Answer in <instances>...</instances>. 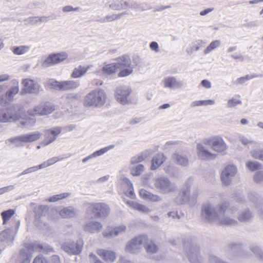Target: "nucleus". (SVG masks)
I'll return each instance as SVG.
<instances>
[{
	"label": "nucleus",
	"instance_id": "1",
	"mask_svg": "<svg viewBox=\"0 0 263 263\" xmlns=\"http://www.w3.org/2000/svg\"><path fill=\"white\" fill-rule=\"evenodd\" d=\"M229 202L223 201L214 206L205 203L201 209L202 218L206 222L221 226H235L237 222L230 216L234 210L229 209Z\"/></svg>",
	"mask_w": 263,
	"mask_h": 263
},
{
	"label": "nucleus",
	"instance_id": "2",
	"mask_svg": "<svg viewBox=\"0 0 263 263\" xmlns=\"http://www.w3.org/2000/svg\"><path fill=\"white\" fill-rule=\"evenodd\" d=\"M23 110V106L21 104H14L6 108H0V122H13L19 120Z\"/></svg>",
	"mask_w": 263,
	"mask_h": 263
},
{
	"label": "nucleus",
	"instance_id": "3",
	"mask_svg": "<svg viewBox=\"0 0 263 263\" xmlns=\"http://www.w3.org/2000/svg\"><path fill=\"white\" fill-rule=\"evenodd\" d=\"M106 98V94L103 89H95L85 96L84 105L86 107L100 108L105 104Z\"/></svg>",
	"mask_w": 263,
	"mask_h": 263
},
{
	"label": "nucleus",
	"instance_id": "4",
	"mask_svg": "<svg viewBox=\"0 0 263 263\" xmlns=\"http://www.w3.org/2000/svg\"><path fill=\"white\" fill-rule=\"evenodd\" d=\"M42 136V134L37 131L23 134L9 139L8 140L17 147L24 146L25 143H31L39 140Z\"/></svg>",
	"mask_w": 263,
	"mask_h": 263
},
{
	"label": "nucleus",
	"instance_id": "5",
	"mask_svg": "<svg viewBox=\"0 0 263 263\" xmlns=\"http://www.w3.org/2000/svg\"><path fill=\"white\" fill-rule=\"evenodd\" d=\"M109 211L108 206L104 203H90L87 204V214H92L97 217H107Z\"/></svg>",
	"mask_w": 263,
	"mask_h": 263
},
{
	"label": "nucleus",
	"instance_id": "6",
	"mask_svg": "<svg viewBox=\"0 0 263 263\" xmlns=\"http://www.w3.org/2000/svg\"><path fill=\"white\" fill-rule=\"evenodd\" d=\"M154 182L155 188L162 194H168L176 190L175 185L166 177L160 176L155 178Z\"/></svg>",
	"mask_w": 263,
	"mask_h": 263
},
{
	"label": "nucleus",
	"instance_id": "7",
	"mask_svg": "<svg viewBox=\"0 0 263 263\" xmlns=\"http://www.w3.org/2000/svg\"><path fill=\"white\" fill-rule=\"evenodd\" d=\"M117 61L116 64L118 65V68L122 69L118 73L119 77H127L133 72L131 61L128 55H124L119 57Z\"/></svg>",
	"mask_w": 263,
	"mask_h": 263
},
{
	"label": "nucleus",
	"instance_id": "8",
	"mask_svg": "<svg viewBox=\"0 0 263 263\" xmlns=\"http://www.w3.org/2000/svg\"><path fill=\"white\" fill-rule=\"evenodd\" d=\"M204 143L208 144L214 152L218 153H223L228 148L223 139L220 136H214L204 139Z\"/></svg>",
	"mask_w": 263,
	"mask_h": 263
},
{
	"label": "nucleus",
	"instance_id": "9",
	"mask_svg": "<svg viewBox=\"0 0 263 263\" xmlns=\"http://www.w3.org/2000/svg\"><path fill=\"white\" fill-rule=\"evenodd\" d=\"M132 88L126 85H121L117 87L115 97L117 101L122 105H127L130 102V95Z\"/></svg>",
	"mask_w": 263,
	"mask_h": 263
},
{
	"label": "nucleus",
	"instance_id": "10",
	"mask_svg": "<svg viewBox=\"0 0 263 263\" xmlns=\"http://www.w3.org/2000/svg\"><path fill=\"white\" fill-rule=\"evenodd\" d=\"M55 110L54 106L50 103L46 102L35 106L28 110V113L32 116H45L52 113Z\"/></svg>",
	"mask_w": 263,
	"mask_h": 263
},
{
	"label": "nucleus",
	"instance_id": "11",
	"mask_svg": "<svg viewBox=\"0 0 263 263\" xmlns=\"http://www.w3.org/2000/svg\"><path fill=\"white\" fill-rule=\"evenodd\" d=\"M183 247L191 263H199V247L195 243L190 241L185 242L184 243Z\"/></svg>",
	"mask_w": 263,
	"mask_h": 263
},
{
	"label": "nucleus",
	"instance_id": "12",
	"mask_svg": "<svg viewBox=\"0 0 263 263\" xmlns=\"http://www.w3.org/2000/svg\"><path fill=\"white\" fill-rule=\"evenodd\" d=\"M147 240L146 235H140L132 239L126 246L125 251L128 253H137L139 252L144 243Z\"/></svg>",
	"mask_w": 263,
	"mask_h": 263
},
{
	"label": "nucleus",
	"instance_id": "13",
	"mask_svg": "<svg viewBox=\"0 0 263 263\" xmlns=\"http://www.w3.org/2000/svg\"><path fill=\"white\" fill-rule=\"evenodd\" d=\"M207 145H209L204 143V139L197 144V155L199 159L209 160L216 158L217 155L211 152L206 147Z\"/></svg>",
	"mask_w": 263,
	"mask_h": 263
},
{
	"label": "nucleus",
	"instance_id": "14",
	"mask_svg": "<svg viewBox=\"0 0 263 263\" xmlns=\"http://www.w3.org/2000/svg\"><path fill=\"white\" fill-rule=\"evenodd\" d=\"M237 169L235 165L230 164L225 167L221 173V180L223 184L229 186L236 175Z\"/></svg>",
	"mask_w": 263,
	"mask_h": 263
},
{
	"label": "nucleus",
	"instance_id": "15",
	"mask_svg": "<svg viewBox=\"0 0 263 263\" xmlns=\"http://www.w3.org/2000/svg\"><path fill=\"white\" fill-rule=\"evenodd\" d=\"M68 57L66 52L51 53L45 58L42 63V66L46 68L60 63Z\"/></svg>",
	"mask_w": 263,
	"mask_h": 263
},
{
	"label": "nucleus",
	"instance_id": "16",
	"mask_svg": "<svg viewBox=\"0 0 263 263\" xmlns=\"http://www.w3.org/2000/svg\"><path fill=\"white\" fill-rule=\"evenodd\" d=\"M23 94H38L40 92V85L35 80L28 78L23 79L22 81Z\"/></svg>",
	"mask_w": 263,
	"mask_h": 263
},
{
	"label": "nucleus",
	"instance_id": "17",
	"mask_svg": "<svg viewBox=\"0 0 263 263\" xmlns=\"http://www.w3.org/2000/svg\"><path fill=\"white\" fill-rule=\"evenodd\" d=\"M127 230L126 226L124 224H120L113 228L108 227L102 233L104 237L110 239L119 235L124 234Z\"/></svg>",
	"mask_w": 263,
	"mask_h": 263
},
{
	"label": "nucleus",
	"instance_id": "18",
	"mask_svg": "<svg viewBox=\"0 0 263 263\" xmlns=\"http://www.w3.org/2000/svg\"><path fill=\"white\" fill-rule=\"evenodd\" d=\"M83 246V241L79 240L77 242H66L62 245L61 248L68 254H79L82 251Z\"/></svg>",
	"mask_w": 263,
	"mask_h": 263
},
{
	"label": "nucleus",
	"instance_id": "19",
	"mask_svg": "<svg viewBox=\"0 0 263 263\" xmlns=\"http://www.w3.org/2000/svg\"><path fill=\"white\" fill-rule=\"evenodd\" d=\"M42 246L33 244L29 245V248H25L21 250L20 257L23 261L21 263H30L32 252L41 251L44 250Z\"/></svg>",
	"mask_w": 263,
	"mask_h": 263
},
{
	"label": "nucleus",
	"instance_id": "20",
	"mask_svg": "<svg viewBox=\"0 0 263 263\" xmlns=\"http://www.w3.org/2000/svg\"><path fill=\"white\" fill-rule=\"evenodd\" d=\"M62 127H54L44 132V139L43 143L47 145L55 140L57 136L61 133Z\"/></svg>",
	"mask_w": 263,
	"mask_h": 263
},
{
	"label": "nucleus",
	"instance_id": "21",
	"mask_svg": "<svg viewBox=\"0 0 263 263\" xmlns=\"http://www.w3.org/2000/svg\"><path fill=\"white\" fill-rule=\"evenodd\" d=\"M191 185L186 183L185 186L181 190L180 192L175 199V201L177 204H183L186 202H189V193Z\"/></svg>",
	"mask_w": 263,
	"mask_h": 263
},
{
	"label": "nucleus",
	"instance_id": "22",
	"mask_svg": "<svg viewBox=\"0 0 263 263\" xmlns=\"http://www.w3.org/2000/svg\"><path fill=\"white\" fill-rule=\"evenodd\" d=\"M14 86L11 87L8 90H5L4 99L5 100V106L8 104L9 102L13 100L14 96L18 93L19 91V83L17 80H14Z\"/></svg>",
	"mask_w": 263,
	"mask_h": 263
},
{
	"label": "nucleus",
	"instance_id": "23",
	"mask_svg": "<svg viewBox=\"0 0 263 263\" xmlns=\"http://www.w3.org/2000/svg\"><path fill=\"white\" fill-rule=\"evenodd\" d=\"M102 228V223L95 220L88 221L83 226L84 231L91 234L98 233L101 232Z\"/></svg>",
	"mask_w": 263,
	"mask_h": 263
},
{
	"label": "nucleus",
	"instance_id": "24",
	"mask_svg": "<svg viewBox=\"0 0 263 263\" xmlns=\"http://www.w3.org/2000/svg\"><path fill=\"white\" fill-rule=\"evenodd\" d=\"M163 87L171 89H179L182 87L183 84L181 82L178 81L174 77H167L162 81Z\"/></svg>",
	"mask_w": 263,
	"mask_h": 263
},
{
	"label": "nucleus",
	"instance_id": "25",
	"mask_svg": "<svg viewBox=\"0 0 263 263\" xmlns=\"http://www.w3.org/2000/svg\"><path fill=\"white\" fill-rule=\"evenodd\" d=\"M173 162L182 166H187L189 164V160L187 156L183 153L176 151L172 156Z\"/></svg>",
	"mask_w": 263,
	"mask_h": 263
},
{
	"label": "nucleus",
	"instance_id": "26",
	"mask_svg": "<svg viewBox=\"0 0 263 263\" xmlns=\"http://www.w3.org/2000/svg\"><path fill=\"white\" fill-rule=\"evenodd\" d=\"M97 253L106 261L113 262L116 258V253L111 250L100 249L97 250Z\"/></svg>",
	"mask_w": 263,
	"mask_h": 263
},
{
	"label": "nucleus",
	"instance_id": "27",
	"mask_svg": "<svg viewBox=\"0 0 263 263\" xmlns=\"http://www.w3.org/2000/svg\"><path fill=\"white\" fill-rule=\"evenodd\" d=\"M166 157L163 153H159L156 154L151 161V170H155L160 166L166 160Z\"/></svg>",
	"mask_w": 263,
	"mask_h": 263
},
{
	"label": "nucleus",
	"instance_id": "28",
	"mask_svg": "<svg viewBox=\"0 0 263 263\" xmlns=\"http://www.w3.org/2000/svg\"><path fill=\"white\" fill-rule=\"evenodd\" d=\"M139 195L144 200H149L151 202H159L161 200V197L156 194L151 193L145 189H141Z\"/></svg>",
	"mask_w": 263,
	"mask_h": 263
},
{
	"label": "nucleus",
	"instance_id": "29",
	"mask_svg": "<svg viewBox=\"0 0 263 263\" xmlns=\"http://www.w3.org/2000/svg\"><path fill=\"white\" fill-rule=\"evenodd\" d=\"M14 233L10 229H7L0 233V241L4 242L7 245L12 243L14 239Z\"/></svg>",
	"mask_w": 263,
	"mask_h": 263
},
{
	"label": "nucleus",
	"instance_id": "30",
	"mask_svg": "<svg viewBox=\"0 0 263 263\" xmlns=\"http://www.w3.org/2000/svg\"><path fill=\"white\" fill-rule=\"evenodd\" d=\"M78 211L72 206L64 208L60 211V216L63 218L75 217L78 214Z\"/></svg>",
	"mask_w": 263,
	"mask_h": 263
},
{
	"label": "nucleus",
	"instance_id": "31",
	"mask_svg": "<svg viewBox=\"0 0 263 263\" xmlns=\"http://www.w3.org/2000/svg\"><path fill=\"white\" fill-rule=\"evenodd\" d=\"M80 86L79 81L69 80L61 81V91H67L77 88Z\"/></svg>",
	"mask_w": 263,
	"mask_h": 263
},
{
	"label": "nucleus",
	"instance_id": "32",
	"mask_svg": "<svg viewBox=\"0 0 263 263\" xmlns=\"http://www.w3.org/2000/svg\"><path fill=\"white\" fill-rule=\"evenodd\" d=\"M126 204L132 207L133 209L136 210L143 213L147 214L152 211L146 205L133 201H127L126 202Z\"/></svg>",
	"mask_w": 263,
	"mask_h": 263
},
{
	"label": "nucleus",
	"instance_id": "33",
	"mask_svg": "<svg viewBox=\"0 0 263 263\" xmlns=\"http://www.w3.org/2000/svg\"><path fill=\"white\" fill-rule=\"evenodd\" d=\"M92 67V65H91L86 67L79 66L78 67L74 69L71 74V77L75 79L80 78L84 76Z\"/></svg>",
	"mask_w": 263,
	"mask_h": 263
},
{
	"label": "nucleus",
	"instance_id": "34",
	"mask_svg": "<svg viewBox=\"0 0 263 263\" xmlns=\"http://www.w3.org/2000/svg\"><path fill=\"white\" fill-rule=\"evenodd\" d=\"M206 44V42L203 40H197L194 43V45L186 48V52L188 54L191 55L194 51H197L199 50L200 48L204 47Z\"/></svg>",
	"mask_w": 263,
	"mask_h": 263
},
{
	"label": "nucleus",
	"instance_id": "35",
	"mask_svg": "<svg viewBox=\"0 0 263 263\" xmlns=\"http://www.w3.org/2000/svg\"><path fill=\"white\" fill-rule=\"evenodd\" d=\"M127 5H128L127 1L121 0L114 1L109 4V7L114 10H121L126 8Z\"/></svg>",
	"mask_w": 263,
	"mask_h": 263
},
{
	"label": "nucleus",
	"instance_id": "36",
	"mask_svg": "<svg viewBox=\"0 0 263 263\" xmlns=\"http://www.w3.org/2000/svg\"><path fill=\"white\" fill-rule=\"evenodd\" d=\"M252 217V212L249 209H245L239 213L238 219L241 222H245L250 220Z\"/></svg>",
	"mask_w": 263,
	"mask_h": 263
},
{
	"label": "nucleus",
	"instance_id": "37",
	"mask_svg": "<svg viewBox=\"0 0 263 263\" xmlns=\"http://www.w3.org/2000/svg\"><path fill=\"white\" fill-rule=\"evenodd\" d=\"M126 12L121 13L119 14H112L111 15H107L104 18H101L100 19H97V21L100 22L102 23L110 22L113 21H116L120 19L122 16L126 14Z\"/></svg>",
	"mask_w": 263,
	"mask_h": 263
},
{
	"label": "nucleus",
	"instance_id": "38",
	"mask_svg": "<svg viewBox=\"0 0 263 263\" xmlns=\"http://www.w3.org/2000/svg\"><path fill=\"white\" fill-rule=\"evenodd\" d=\"M30 49V47L29 46L21 45L13 47L11 50L14 54L20 55L26 53Z\"/></svg>",
	"mask_w": 263,
	"mask_h": 263
},
{
	"label": "nucleus",
	"instance_id": "39",
	"mask_svg": "<svg viewBox=\"0 0 263 263\" xmlns=\"http://www.w3.org/2000/svg\"><path fill=\"white\" fill-rule=\"evenodd\" d=\"M35 123V120L33 118H26L20 122L19 126L23 128L29 129L33 126Z\"/></svg>",
	"mask_w": 263,
	"mask_h": 263
},
{
	"label": "nucleus",
	"instance_id": "40",
	"mask_svg": "<svg viewBox=\"0 0 263 263\" xmlns=\"http://www.w3.org/2000/svg\"><path fill=\"white\" fill-rule=\"evenodd\" d=\"M118 69V65L115 63L105 65L102 68V71L105 73L111 74L115 73Z\"/></svg>",
	"mask_w": 263,
	"mask_h": 263
},
{
	"label": "nucleus",
	"instance_id": "41",
	"mask_svg": "<svg viewBox=\"0 0 263 263\" xmlns=\"http://www.w3.org/2000/svg\"><path fill=\"white\" fill-rule=\"evenodd\" d=\"M70 195L71 194L69 193H63L60 194L55 195L46 199V201L49 202H54L60 200L65 199L69 197Z\"/></svg>",
	"mask_w": 263,
	"mask_h": 263
},
{
	"label": "nucleus",
	"instance_id": "42",
	"mask_svg": "<svg viewBox=\"0 0 263 263\" xmlns=\"http://www.w3.org/2000/svg\"><path fill=\"white\" fill-rule=\"evenodd\" d=\"M215 102L214 100H197L192 102L191 104V107H196L199 106H206L212 105L215 104Z\"/></svg>",
	"mask_w": 263,
	"mask_h": 263
},
{
	"label": "nucleus",
	"instance_id": "43",
	"mask_svg": "<svg viewBox=\"0 0 263 263\" xmlns=\"http://www.w3.org/2000/svg\"><path fill=\"white\" fill-rule=\"evenodd\" d=\"M123 182L127 185V187H128V189L127 191V196L132 199L135 198V194L134 192V187L133 184L131 183L130 180L127 178H124L123 179Z\"/></svg>",
	"mask_w": 263,
	"mask_h": 263
},
{
	"label": "nucleus",
	"instance_id": "44",
	"mask_svg": "<svg viewBox=\"0 0 263 263\" xmlns=\"http://www.w3.org/2000/svg\"><path fill=\"white\" fill-rule=\"evenodd\" d=\"M143 246L147 253H154L157 250V247L156 245L151 240L147 239V242L144 243Z\"/></svg>",
	"mask_w": 263,
	"mask_h": 263
},
{
	"label": "nucleus",
	"instance_id": "45",
	"mask_svg": "<svg viewBox=\"0 0 263 263\" xmlns=\"http://www.w3.org/2000/svg\"><path fill=\"white\" fill-rule=\"evenodd\" d=\"M46 85L51 88L57 90H61V81L59 82L54 79H49L46 82Z\"/></svg>",
	"mask_w": 263,
	"mask_h": 263
},
{
	"label": "nucleus",
	"instance_id": "46",
	"mask_svg": "<svg viewBox=\"0 0 263 263\" xmlns=\"http://www.w3.org/2000/svg\"><path fill=\"white\" fill-rule=\"evenodd\" d=\"M220 45V42L219 40H215L212 41L210 45L204 49L203 53L207 54L213 50L219 47Z\"/></svg>",
	"mask_w": 263,
	"mask_h": 263
},
{
	"label": "nucleus",
	"instance_id": "47",
	"mask_svg": "<svg viewBox=\"0 0 263 263\" xmlns=\"http://www.w3.org/2000/svg\"><path fill=\"white\" fill-rule=\"evenodd\" d=\"M114 147V145H110L108 146L102 148L98 151H97L93 153L91 155L93 158H96L100 156L103 155V154L107 153L108 151L112 149Z\"/></svg>",
	"mask_w": 263,
	"mask_h": 263
},
{
	"label": "nucleus",
	"instance_id": "48",
	"mask_svg": "<svg viewBox=\"0 0 263 263\" xmlns=\"http://www.w3.org/2000/svg\"><path fill=\"white\" fill-rule=\"evenodd\" d=\"M241 104L242 102L240 100L236 98L233 97L228 100L226 104V107L227 108H233Z\"/></svg>",
	"mask_w": 263,
	"mask_h": 263
},
{
	"label": "nucleus",
	"instance_id": "49",
	"mask_svg": "<svg viewBox=\"0 0 263 263\" xmlns=\"http://www.w3.org/2000/svg\"><path fill=\"white\" fill-rule=\"evenodd\" d=\"M246 166L251 171H254L261 168L262 165L257 161H249L247 162Z\"/></svg>",
	"mask_w": 263,
	"mask_h": 263
},
{
	"label": "nucleus",
	"instance_id": "50",
	"mask_svg": "<svg viewBox=\"0 0 263 263\" xmlns=\"http://www.w3.org/2000/svg\"><path fill=\"white\" fill-rule=\"evenodd\" d=\"M49 210V208L47 205H40L35 211V216L39 217L42 215H45L46 213L48 212Z\"/></svg>",
	"mask_w": 263,
	"mask_h": 263
},
{
	"label": "nucleus",
	"instance_id": "51",
	"mask_svg": "<svg viewBox=\"0 0 263 263\" xmlns=\"http://www.w3.org/2000/svg\"><path fill=\"white\" fill-rule=\"evenodd\" d=\"M62 159H60L57 157H54L50 159H49L46 161L43 162L41 164V166H42V168H44L47 167H48L52 164L55 163L57 162L62 160Z\"/></svg>",
	"mask_w": 263,
	"mask_h": 263
},
{
	"label": "nucleus",
	"instance_id": "52",
	"mask_svg": "<svg viewBox=\"0 0 263 263\" xmlns=\"http://www.w3.org/2000/svg\"><path fill=\"white\" fill-rule=\"evenodd\" d=\"M14 211L11 209L3 212L1 215L3 219L4 224H5L6 222L14 215Z\"/></svg>",
	"mask_w": 263,
	"mask_h": 263
},
{
	"label": "nucleus",
	"instance_id": "53",
	"mask_svg": "<svg viewBox=\"0 0 263 263\" xmlns=\"http://www.w3.org/2000/svg\"><path fill=\"white\" fill-rule=\"evenodd\" d=\"M144 170V166L142 164H138L130 169L131 174L133 176L140 175Z\"/></svg>",
	"mask_w": 263,
	"mask_h": 263
},
{
	"label": "nucleus",
	"instance_id": "54",
	"mask_svg": "<svg viewBox=\"0 0 263 263\" xmlns=\"http://www.w3.org/2000/svg\"><path fill=\"white\" fill-rule=\"evenodd\" d=\"M250 250L254 253L255 256L261 258L262 250L261 248L257 244H252L250 247Z\"/></svg>",
	"mask_w": 263,
	"mask_h": 263
},
{
	"label": "nucleus",
	"instance_id": "55",
	"mask_svg": "<svg viewBox=\"0 0 263 263\" xmlns=\"http://www.w3.org/2000/svg\"><path fill=\"white\" fill-rule=\"evenodd\" d=\"M257 76L255 74H248L245 77H242L237 79L235 82L237 84H243L246 82L251 80L252 79L256 77Z\"/></svg>",
	"mask_w": 263,
	"mask_h": 263
},
{
	"label": "nucleus",
	"instance_id": "56",
	"mask_svg": "<svg viewBox=\"0 0 263 263\" xmlns=\"http://www.w3.org/2000/svg\"><path fill=\"white\" fill-rule=\"evenodd\" d=\"M42 169L41 164L36 166H32L30 167H28L25 170H24L19 176H22L24 175H26L29 173H33L36 171L38 170Z\"/></svg>",
	"mask_w": 263,
	"mask_h": 263
},
{
	"label": "nucleus",
	"instance_id": "57",
	"mask_svg": "<svg viewBox=\"0 0 263 263\" xmlns=\"http://www.w3.org/2000/svg\"><path fill=\"white\" fill-rule=\"evenodd\" d=\"M251 154L254 158L261 160L263 156V152L261 149L254 148L251 151Z\"/></svg>",
	"mask_w": 263,
	"mask_h": 263
},
{
	"label": "nucleus",
	"instance_id": "58",
	"mask_svg": "<svg viewBox=\"0 0 263 263\" xmlns=\"http://www.w3.org/2000/svg\"><path fill=\"white\" fill-rule=\"evenodd\" d=\"M200 194V191L199 189H196L194 190L192 195L189 196V202H192L193 204H195L197 202V198Z\"/></svg>",
	"mask_w": 263,
	"mask_h": 263
},
{
	"label": "nucleus",
	"instance_id": "59",
	"mask_svg": "<svg viewBox=\"0 0 263 263\" xmlns=\"http://www.w3.org/2000/svg\"><path fill=\"white\" fill-rule=\"evenodd\" d=\"M7 86L5 85H0V105L5 106L4 92Z\"/></svg>",
	"mask_w": 263,
	"mask_h": 263
},
{
	"label": "nucleus",
	"instance_id": "60",
	"mask_svg": "<svg viewBox=\"0 0 263 263\" xmlns=\"http://www.w3.org/2000/svg\"><path fill=\"white\" fill-rule=\"evenodd\" d=\"M239 140L243 145H247L248 144H253L254 146L257 145V143L256 142L250 140L248 138L243 136H240L239 137Z\"/></svg>",
	"mask_w": 263,
	"mask_h": 263
},
{
	"label": "nucleus",
	"instance_id": "61",
	"mask_svg": "<svg viewBox=\"0 0 263 263\" xmlns=\"http://www.w3.org/2000/svg\"><path fill=\"white\" fill-rule=\"evenodd\" d=\"M254 180L257 183H260L263 181V172L258 171L255 173L254 176Z\"/></svg>",
	"mask_w": 263,
	"mask_h": 263
},
{
	"label": "nucleus",
	"instance_id": "62",
	"mask_svg": "<svg viewBox=\"0 0 263 263\" xmlns=\"http://www.w3.org/2000/svg\"><path fill=\"white\" fill-rule=\"evenodd\" d=\"M15 189L14 185H10L0 188V194L3 195L5 193L13 191Z\"/></svg>",
	"mask_w": 263,
	"mask_h": 263
},
{
	"label": "nucleus",
	"instance_id": "63",
	"mask_svg": "<svg viewBox=\"0 0 263 263\" xmlns=\"http://www.w3.org/2000/svg\"><path fill=\"white\" fill-rule=\"evenodd\" d=\"M128 5H127L126 8L128 7L129 8H131L132 9L135 10H139V4H138L136 2H130L129 1H127Z\"/></svg>",
	"mask_w": 263,
	"mask_h": 263
},
{
	"label": "nucleus",
	"instance_id": "64",
	"mask_svg": "<svg viewBox=\"0 0 263 263\" xmlns=\"http://www.w3.org/2000/svg\"><path fill=\"white\" fill-rule=\"evenodd\" d=\"M76 99V95L72 93L68 94L65 99V102L68 104H70L71 102Z\"/></svg>",
	"mask_w": 263,
	"mask_h": 263
}]
</instances>
